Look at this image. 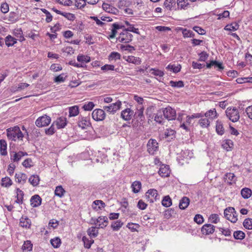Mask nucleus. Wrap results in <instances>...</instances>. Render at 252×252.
I'll use <instances>...</instances> for the list:
<instances>
[{"mask_svg":"<svg viewBox=\"0 0 252 252\" xmlns=\"http://www.w3.org/2000/svg\"><path fill=\"white\" fill-rule=\"evenodd\" d=\"M101 69L104 71L115 70L116 72H119V68H115V66L112 64H105L101 66Z\"/></svg>","mask_w":252,"mask_h":252,"instance_id":"33","label":"nucleus"},{"mask_svg":"<svg viewBox=\"0 0 252 252\" xmlns=\"http://www.w3.org/2000/svg\"><path fill=\"white\" fill-rule=\"evenodd\" d=\"M20 225L23 227L29 228L31 225V220L27 217H22L20 221Z\"/></svg>","mask_w":252,"mask_h":252,"instance_id":"23","label":"nucleus"},{"mask_svg":"<svg viewBox=\"0 0 252 252\" xmlns=\"http://www.w3.org/2000/svg\"><path fill=\"white\" fill-rule=\"evenodd\" d=\"M61 15L64 16L65 18H66L67 20L70 21H73L75 18L74 14L70 13L62 12V14H61Z\"/></svg>","mask_w":252,"mask_h":252,"instance_id":"56","label":"nucleus"},{"mask_svg":"<svg viewBox=\"0 0 252 252\" xmlns=\"http://www.w3.org/2000/svg\"><path fill=\"white\" fill-rule=\"evenodd\" d=\"M177 3L178 7H180L182 9H186L189 4L187 0H177Z\"/></svg>","mask_w":252,"mask_h":252,"instance_id":"52","label":"nucleus"},{"mask_svg":"<svg viewBox=\"0 0 252 252\" xmlns=\"http://www.w3.org/2000/svg\"><path fill=\"white\" fill-rule=\"evenodd\" d=\"M189 199L187 197H183L180 201L179 207L180 209L184 210L188 207L189 204Z\"/></svg>","mask_w":252,"mask_h":252,"instance_id":"20","label":"nucleus"},{"mask_svg":"<svg viewBox=\"0 0 252 252\" xmlns=\"http://www.w3.org/2000/svg\"><path fill=\"white\" fill-rule=\"evenodd\" d=\"M39 181V177L37 175H33L31 176L29 179V182L34 187L38 185Z\"/></svg>","mask_w":252,"mask_h":252,"instance_id":"26","label":"nucleus"},{"mask_svg":"<svg viewBox=\"0 0 252 252\" xmlns=\"http://www.w3.org/2000/svg\"><path fill=\"white\" fill-rule=\"evenodd\" d=\"M145 197L150 203H153L159 199L158 191L155 189H149L146 193Z\"/></svg>","mask_w":252,"mask_h":252,"instance_id":"6","label":"nucleus"},{"mask_svg":"<svg viewBox=\"0 0 252 252\" xmlns=\"http://www.w3.org/2000/svg\"><path fill=\"white\" fill-rule=\"evenodd\" d=\"M15 177L16 178V181L22 184H25L27 179V175L21 172L16 173Z\"/></svg>","mask_w":252,"mask_h":252,"instance_id":"19","label":"nucleus"},{"mask_svg":"<svg viewBox=\"0 0 252 252\" xmlns=\"http://www.w3.org/2000/svg\"><path fill=\"white\" fill-rule=\"evenodd\" d=\"M166 68L172 70L174 73H177L181 70V65L175 66L174 65L169 64L167 66Z\"/></svg>","mask_w":252,"mask_h":252,"instance_id":"54","label":"nucleus"},{"mask_svg":"<svg viewBox=\"0 0 252 252\" xmlns=\"http://www.w3.org/2000/svg\"><path fill=\"white\" fill-rule=\"evenodd\" d=\"M31 205L33 207L39 206L41 203V198L38 195H34L31 199Z\"/></svg>","mask_w":252,"mask_h":252,"instance_id":"18","label":"nucleus"},{"mask_svg":"<svg viewBox=\"0 0 252 252\" xmlns=\"http://www.w3.org/2000/svg\"><path fill=\"white\" fill-rule=\"evenodd\" d=\"M93 204L95 205V207H93L94 209H95L96 206L98 205V208L101 209L102 208H104L105 206V203L102 201L100 200H97L94 201Z\"/></svg>","mask_w":252,"mask_h":252,"instance_id":"60","label":"nucleus"},{"mask_svg":"<svg viewBox=\"0 0 252 252\" xmlns=\"http://www.w3.org/2000/svg\"><path fill=\"white\" fill-rule=\"evenodd\" d=\"M210 121L208 119L202 118L199 121V124L202 127L206 128L210 125Z\"/></svg>","mask_w":252,"mask_h":252,"instance_id":"43","label":"nucleus"},{"mask_svg":"<svg viewBox=\"0 0 252 252\" xmlns=\"http://www.w3.org/2000/svg\"><path fill=\"white\" fill-rule=\"evenodd\" d=\"M244 226L248 229H252V219L247 218L243 222Z\"/></svg>","mask_w":252,"mask_h":252,"instance_id":"48","label":"nucleus"},{"mask_svg":"<svg viewBox=\"0 0 252 252\" xmlns=\"http://www.w3.org/2000/svg\"><path fill=\"white\" fill-rule=\"evenodd\" d=\"M65 192L64 189L61 186H59L56 188L55 194L60 197L63 196Z\"/></svg>","mask_w":252,"mask_h":252,"instance_id":"37","label":"nucleus"},{"mask_svg":"<svg viewBox=\"0 0 252 252\" xmlns=\"http://www.w3.org/2000/svg\"><path fill=\"white\" fill-rule=\"evenodd\" d=\"M252 190L249 188H244L241 190V193L242 197L245 199L250 198L252 195Z\"/></svg>","mask_w":252,"mask_h":252,"instance_id":"29","label":"nucleus"},{"mask_svg":"<svg viewBox=\"0 0 252 252\" xmlns=\"http://www.w3.org/2000/svg\"><path fill=\"white\" fill-rule=\"evenodd\" d=\"M162 114L163 112L162 109L158 110L155 116L154 120L159 124H162L163 121Z\"/></svg>","mask_w":252,"mask_h":252,"instance_id":"31","label":"nucleus"},{"mask_svg":"<svg viewBox=\"0 0 252 252\" xmlns=\"http://www.w3.org/2000/svg\"><path fill=\"white\" fill-rule=\"evenodd\" d=\"M12 184V181L10 178L5 177L1 179V186L5 188H8Z\"/></svg>","mask_w":252,"mask_h":252,"instance_id":"28","label":"nucleus"},{"mask_svg":"<svg viewBox=\"0 0 252 252\" xmlns=\"http://www.w3.org/2000/svg\"><path fill=\"white\" fill-rule=\"evenodd\" d=\"M94 107V104L93 102H89L87 104H84L83 108L86 111H91Z\"/></svg>","mask_w":252,"mask_h":252,"instance_id":"57","label":"nucleus"},{"mask_svg":"<svg viewBox=\"0 0 252 252\" xmlns=\"http://www.w3.org/2000/svg\"><path fill=\"white\" fill-rule=\"evenodd\" d=\"M239 28V25L236 23H233L230 25H227L224 28L225 30L235 31Z\"/></svg>","mask_w":252,"mask_h":252,"instance_id":"45","label":"nucleus"},{"mask_svg":"<svg viewBox=\"0 0 252 252\" xmlns=\"http://www.w3.org/2000/svg\"><path fill=\"white\" fill-rule=\"evenodd\" d=\"M216 130L217 133L219 135H222L224 133V129L221 122H217Z\"/></svg>","mask_w":252,"mask_h":252,"instance_id":"34","label":"nucleus"},{"mask_svg":"<svg viewBox=\"0 0 252 252\" xmlns=\"http://www.w3.org/2000/svg\"><path fill=\"white\" fill-rule=\"evenodd\" d=\"M126 226L132 232L137 231V229L139 228L140 225L137 223L132 222L128 223Z\"/></svg>","mask_w":252,"mask_h":252,"instance_id":"50","label":"nucleus"},{"mask_svg":"<svg viewBox=\"0 0 252 252\" xmlns=\"http://www.w3.org/2000/svg\"><path fill=\"white\" fill-rule=\"evenodd\" d=\"M214 231L215 226L211 224H205L201 228V232L205 235L212 234Z\"/></svg>","mask_w":252,"mask_h":252,"instance_id":"13","label":"nucleus"},{"mask_svg":"<svg viewBox=\"0 0 252 252\" xmlns=\"http://www.w3.org/2000/svg\"><path fill=\"white\" fill-rule=\"evenodd\" d=\"M102 7L103 10L109 13L116 14L118 11V10L116 8L106 3H103Z\"/></svg>","mask_w":252,"mask_h":252,"instance_id":"21","label":"nucleus"},{"mask_svg":"<svg viewBox=\"0 0 252 252\" xmlns=\"http://www.w3.org/2000/svg\"><path fill=\"white\" fill-rule=\"evenodd\" d=\"M82 240L84 242L85 248L87 249H89L91 247L92 244L94 243V240H89L85 236L83 237Z\"/></svg>","mask_w":252,"mask_h":252,"instance_id":"47","label":"nucleus"},{"mask_svg":"<svg viewBox=\"0 0 252 252\" xmlns=\"http://www.w3.org/2000/svg\"><path fill=\"white\" fill-rule=\"evenodd\" d=\"M121 105L122 102L120 100H117L116 102L110 104L109 105L104 106L103 108L106 112L114 114L121 108Z\"/></svg>","mask_w":252,"mask_h":252,"instance_id":"4","label":"nucleus"},{"mask_svg":"<svg viewBox=\"0 0 252 252\" xmlns=\"http://www.w3.org/2000/svg\"><path fill=\"white\" fill-rule=\"evenodd\" d=\"M41 10L46 15V22L47 23L50 22L52 20L53 18L51 13L44 8H41Z\"/></svg>","mask_w":252,"mask_h":252,"instance_id":"53","label":"nucleus"},{"mask_svg":"<svg viewBox=\"0 0 252 252\" xmlns=\"http://www.w3.org/2000/svg\"><path fill=\"white\" fill-rule=\"evenodd\" d=\"M164 118L168 121L175 120L176 117V112L175 109L171 107H167L162 109Z\"/></svg>","mask_w":252,"mask_h":252,"instance_id":"5","label":"nucleus"},{"mask_svg":"<svg viewBox=\"0 0 252 252\" xmlns=\"http://www.w3.org/2000/svg\"><path fill=\"white\" fill-rule=\"evenodd\" d=\"M131 187L134 193H138L141 188V183L139 181H134L132 184Z\"/></svg>","mask_w":252,"mask_h":252,"instance_id":"27","label":"nucleus"},{"mask_svg":"<svg viewBox=\"0 0 252 252\" xmlns=\"http://www.w3.org/2000/svg\"><path fill=\"white\" fill-rule=\"evenodd\" d=\"M66 119L64 117H60L53 123L54 125L56 124L58 129L63 128L66 125Z\"/></svg>","mask_w":252,"mask_h":252,"instance_id":"16","label":"nucleus"},{"mask_svg":"<svg viewBox=\"0 0 252 252\" xmlns=\"http://www.w3.org/2000/svg\"><path fill=\"white\" fill-rule=\"evenodd\" d=\"M151 70L152 71L151 73L155 76L162 77L164 74L162 71L159 69H152Z\"/></svg>","mask_w":252,"mask_h":252,"instance_id":"64","label":"nucleus"},{"mask_svg":"<svg viewBox=\"0 0 252 252\" xmlns=\"http://www.w3.org/2000/svg\"><path fill=\"white\" fill-rule=\"evenodd\" d=\"M175 3V0H165L164 2V5L167 9L171 10V8Z\"/></svg>","mask_w":252,"mask_h":252,"instance_id":"42","label":"nucleus"},{"mask_svg":"<svg viewBox=\"0 0 252 252\" xmlns=\"http://www.w3.org/2000/svg\"><path fill=\"white\" fill-rule=\"evenodd\" d=\"M225 113L227 117L232 122H237L240 118L239 111L234 107L227 108Z\"/></svg>","mask_w":252,"mask_h":252,"instance_id":"2","label":"nucleus"},{"mask_svg":"<svg viewBox=\"0 0 252 252\" xmlns=\"http://www.w3.org/2000/svg\"><path fill=\"white\" fill-rule=\"evenodd\" d=\"M222 146L227 151H230L233 146V142L231 140H226L225 142L222 145Z\"/></svg>","mask_w":252,"mask_h":252,"instance_id":"30","label":"nucleus"},{"mask_svg":"<svg viewBox=\"0 0 252 252\" xmlns=\"http://www.w3.org/2000/svg\"><path fill=\"white\" fill-rule=\"evenodd\" d=\"M121 55L118 52H113L109 56V60H116L120 59Z\"/></svg>","mask_w":252,"mask_h":252,"instance_id":"51","label":"nucleus"},{"mask_svg":"<svg viewBox=\"0 0 252 252\" xmlns=\"http://www.w3.org/2000/svg\"><path fill=\"white\" fill-rule=\"evenodd\" d=\"M85 0H75V6L78 8L81 9L86 5Z\"/></svg>","mask_w":252,"mask_h":252,"instance_id":"58","label":"nucleus"},{"mask_svg":"<svg viewBox=\"0 0 252 252\" xmlns=\"http://www.w3.org/2000/svg\"><path fill=\"white\" fill-rule=\"evenodd\" d=\"M14 32L15 35L19 38L20 41H22L24 40V37L22 35V31L21 29L16 30Z\"/></svg>","mask_w":252,"mask_h":252,"instance_id":"62","label":"nucleus"},{"mask_svg":"<svg viewBox=\"0 0 252 252\" xmlns=\"http://www.w3.org/2000/svg\"><path fill=\"white\" fill-rule=\"evenodd\" d=\"M50 241L52 245L55 248L59 247L61 244V239L58 237L52 239Z\"/></svg>","mask_w":252,"mask_h":252,"instance_id":"49","label":"nucleus"},{"mask_svg":"<svg viewBox=\"0 0 252 252\" xmlns=\"http://www.w3.org/2000/svg\"><path fill=\"white\" fill-rule=\"evenodd\" d=\"M224 215L226 219L232 222H236L237 220V216L235 209L229 207L224 211Z\"/></svg>","mask_w":252,"mask_h":252,"instance_id":"3","label":"nucleus"},{"mask_svg":"<svg viewBox=\"0 0 252 252\" xmlns=\"http://www.w3.org/2000/svg\"><path fill=\"white\" fill-rule=\"evenodd\" d=\"M56 1L59 3L65 6L71 5L73 3L72 1L71 0H56Z\"/></svg>","mask_w":252,"mask_h":252,"instance_id":"63","label":"nucleus"},{"mask_svg":"<svg viewBox=\"0 0 252 252\" xmlns=\"http://www.w3.org/2000/svg\"><path fill=\"white\" fill-rule=\"evenodd\" d=\"M93 221L92 223L96 224L98 223V226L97 228H104L108 224V218L106 217L100 216L96 219H92Z\"/></svg>","mask_w":252,"mask_h":252,"instance_id":"10","label":"nucleus"},{"mask_svg":"<svg viewBox=\"0 0 252 252\" xmlns=\"http://www.w3.org/2000/svg\"><path fill=\"white\" fill-rule=\"evenodd\" d=\"M7 143L5 140H0V153L2 156H6L7 153Z\"/></svg>","mask_w":252,"mask_h":252,"instance_id":"22","label":"nucleus"},{"mask_svg":"<svg viewBox=\"0 0 252 252\" xmlns=\"http://www.w3.org/2000/svg\"><path fill=\"white\" fill-rule=\"evenodd\" d=\"M158 149V143L157 141L153 139H150L147 143V150L148 152L153 155Z\"/></svg>","mask_w":252,"mask_h":252,"instance_id":"11","label":"nucleus"},{"mask_svg":"<svg viewBox=\"0 0 252 252\" xmlns=\"http://www.w3.org/2000/svg\"><path fill=\"white\" fill-rule=\"evenodd\" d=\"M123 222L121 220H118L112 222L111 227L114 231H117L123 226Z\"/></svg>","mask_w":252,"mask_h":252,"instance_id":"35","label":"nucleus"},{"mask_svg":"<svg viewBox=\"0 0 252 252\" xmlns=\"http://www.w3.org/2000/svg\"><path fill=\"white\" fill-rule=\"evenodd\" d=\"M169 84L172 87L175 88H182L184 86V83L182 81H170Z\"/></svg>","mask_w":252,"mask_h":252,"instance_id":"44","label":"nucleus"},{"mask_svg":"<svg viewBox=\"0 0 252 252\" xmlns=\"http://www.w3.org/2000/svg\"><path fill=\"white\" fill-rule=\"evenodd\" d=\"M133 114V112L129 108H126L121 112V117L125 121L130 120Z\"/></svg>","mask_w":252,"mask_h":252,"instance_id":"14","label":"nucleus"},{"mask_svg":"<svg viewBox=\"0 0 252 252\" xmlns=\"http://www.w3.org/2000/svg\"><path fill=\"white\" fill-rule=\"evenodd\" d=\"M158 174L162 177H166L169 176L170 170L169 166L162 165L159 169Z\"/></svg>","mask_w":252,"mask_h":252,"instance_id":"15","label":"nucleus"},{"mask_svg":"<svg viewBox=\"0 0 252 252\" xmlns=\"http://www.w3.org/2000/svg\"><path fill=\"white\" fill-rule=\"evenodd\" d=\"M91 125L90 122V118L87 117H79V120L78 122V126L82 129L85 128L86 127L89 126Z\"/></svg>","mask_w":252,"mask_h":252,"instance_id":"12","label":"nucleus"},{"mask_svg":"<svg viewBox=\"0 0 252 252\" xmlns=\"http://www.w3.org/2000/svg\"><path fill=\"white\" fill-rule=\"evenodd\" d=\"M17 200H16V202L19 204H21L23 202L24 193L19 189H17Z\"/></svg>","mask_w":252,"mask_h":252,"instance_id":"41","label":"nucleus"},{"mask_svg":"<svg viewBox=\"0 0 252 252\" xmlns=\"http://www.w3.org/2000/svg\"><path fill=\"white\" fill-rule=\"evenodd\" d=\"M92 115L93 119L96 121H102L106 117V114L104 109H101L94 110L92 112Z\"/></svg>","mask_w":252,"mask_h":252,"instance_id":"8","label":"nucleus"},{"mask_svg":"<svg viewBox=\"0 0 252 252\" xmlns=\"http://www.w3.org/2000/svg\"><path fill=\"white\" fill-rule=\"evenodd\" d=\"M217 113L215 109H214L207 111L204 114V115H205L206 117H210L213 119L217 117Z\"/></svg>","mask_w":252,"mask_h":252,"instance_id":"46","label":"nucleus"},{"mask_svg":"<svg viewBox=\"0 0 252 252\" xmlns=\"http://www.w3.org/2000/svg\"><path fill=\"white\" fill-rule=\"evenodd\" d=\"M77 60L79 62L82 63H89L90 61V57L83 55H79L77 56Z\"/></svg>","mask_w":252,"mask_h":252,"instance_id":"40","label":"nucleus"},{"mask_svg":"<svg viewBox=\"0 0 252 252\" xmlns=\"http://www.w3.org/2000/svg\"><path fill=\"white\" fill-rule=\"evenodd\" d=\"M209 220L214 223H218L219 220V215L216 214H212L209 217Z\"/></svg>","mask_w":252,"mask_h":252,"instance_id":"59","label":"nucleus"},{"mask_svg":"<svg viewBox=\"0 0 252 252\" xmlns=\"http://www.w3.org/2000/svg\"><path fill=\"white\" fill-rule=\"evenodd\" d=\"M233 236L235 239L242 240L245 237V234L242 231H236L233 233Z\"/></svg>","mask_w":252,"mask_h":252,"instance_id":"38","label":"nucleus"},{"mask_svg":"<svg viewBox=\"0 0 252 252\" xmlns=\"http://www.w3.org/2000/svg\"><path fill=\"white\" fill-rule=\"evenodd\" d=\"M32 245L30 241H27L24 242V244L22 246V249L24 250H27L28 251H30L32 250Z\"/></svg>","mask_w":252,"mask_h":252,"instance_id":"55","label":"nucleus"},{"mask_svg":"<svg viewBox=\"0 0 252 252\" xmlns=\"http://www.w3.org/2000/svg\"><path fill=\"white\" fill-rule=\"evenodd\" d=\"M162 205L166 207H168L172 205V200L169 195L164 197L162 200Z\"/></svg>","mask_w":252,"mask_h":252,"instance_id":"36","label":"nucleus"},{"mask_svg":"<svg viewBox=\"0 0 252 252\" xmlns=\"http://www.w3.org/2000/svg\"><path fill=\"white\" fill-rule=\"evenodd\" d=\"M97 229V227L96 228V227H91L87 230V233L91 237L95 238L97 236L98 234V231Z\"/></svg>","mask_w":252,"mask_h":252,"instance_id":"24","label":"nucleus"},{"mask_svg":"<svg viewBox=\"0 0 252 252\" xmlns=\"http://www.w3.org/2000/svg\"><path fill=\"white\" fill-rule=\"evenodd\" d=\"M5 44L8 46H11L14 45L16 42L17 40L11 35H8L5 39Z\"/></svg>","mask_w":252,"mask_h":252,"instance_id":"25","label":"nucleus"},{"mask_svg":"<svg viewBox=\"0 0 252 252\" xmlns=\"http://www.w3.org/2000/svg\"><path fill=\"white\" fill-rule=\"evenodd\" d=\"M132 34L125 30L120 34L118 39L121 42L128 43L132 40Z\"/></svg>","mask_w":252,"mask_h":252,"instance_id":"9","label":"nucleus"},{"mask_svg":"<svg viewBox=\"0 0 252 252\" xmlns=\"http://www.w3.org/2000/svg\"><path fill=\"white\" fill-rule=\"evenodd\" d=\"M124 59H125L126 61L129 63H132L134 64L138 65L140 64L141 63V61L140 59L138 57H135L133 56H129L127 57H124Z\"/></svg>","mask_w":252,"mask_h":252,"instance_id":"17","label":"nucleus"},{"mask_svg":"<svg viewBox=\"0 0 252 252\" xmlns=\"http://www.w3.org/2000/svg\"><path fill=\"white\" fill-rule=\"evenodd\" d=\"M69 116L75 117L79 114V108L77 106L70 107L69 109Z\"/></svg>","mask_w":252,"mask_h":252,"instance_id":"32","label":"nucleus"},{"mask_svg":"<svg viewBox=\"0 0 252 252\" xmlns=\"http://www.w3.org/2000/svg\"><path fill=\"white\" fill-rule=\"evenodd\" d=\"M194 221L197 224H202L204 221V219L202 215L197 214L194 218Z\"/></svg>","mask_w":252,"mask_h":252,"instance_id":"61","label":"nucleus"},{"mask_svg":"<svg viewBox=\"0 0 252 252\" xmlns=\"http://www.w3.org/2000/svg\"><path fill=\"white\" fill-rule=\"evenodd\" d=\"M7 136L12 141L22 140L23 134L18 126L10 127L6 129Z\"/></svg>","mask_w":252,"mask_h":252,"instance_id":"1","label":"nucleus"},{"mask_svg":"<svg viewBox=\"0 0 252 252\" xmlns=\"http://www.w3.org/2000/svg\"><path fill=\"white\" fill-rule=\"evenodd\" d=\"M51 118L47 115L39 117L35 121V125L39 127L46 126L51 123Z\"/></svg>","mask_w":252,"mask_h":252,"instance_id":"7","label":"nucleus"},{"mask_svg":"<svg viewBox=\"0 0 252 252\" xmlns=\"http://www.w3.org/2000/svg\"><path fill=\"white\" fill-rule=\"evenodd\" d=\"M25 155H27V154H24L22 152H19L17 153H14L13 156L12 157H11V159L13 161H18L21 159V158Z\"/></svg>","mask_w":252,"mask_h":252,"instance_id":"39","label":"nucleus"}]
</instances>
